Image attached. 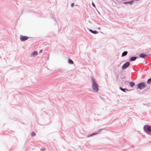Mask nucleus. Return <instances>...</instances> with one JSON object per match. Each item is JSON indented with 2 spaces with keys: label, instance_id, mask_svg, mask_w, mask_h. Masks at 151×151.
I'll return each mask as SVG.
<instances>
[{
  "label": "nucleus",
  "instance_id": "9d476101",
  "mask_svg": "<svg viewBox=\"0 0 151 151\" xmlns=\"http://www.w3.org/2000/svg\"><path fill=\"white\" fill-rule=\"evenodd\" d=\"M89 31L91 32V33L94 34H96L98 33V32L96 31H93L91 29H89Z\"/></svg>",
  "mask_w": 151,
  "mask_h": 151
},
{
  "label": "nucleus",
  "instance_id": "a211bd4d",
  "mask_svg": "<svg viewBox=\"0 0 151 151\" xmlns=\"http://www.w3.org/2000/svg\"><path fill=\"white\" fill-rule=\"evenodd\" d=\"M92 6H93L94 7H96V6H95V4L94 3H93V2L92 3Z\"/></svg>",
  "mask_w": 151,
  "mask_h": 151
},
{
  "label": "nucleus",
  "instance_id": "1a4fd4ad",
  "mask_svg": "<svg viewBox=\"0 0 151 151\" xmlns=\"http://www.w3.org/2000/svg\"><path fill=\"white\" fill-rule=\"evenodd\" d=\"M97 134H98V132H95V133H93L91 134H88L87 135V137H90L93 136V135H95Z\"/></svg>",
  "mask_w": 151,
  "mask_h": 151
},
{
  "label": "nucleus",
  "instance_id": "7ed1b4c3",
  "mask_svg": "<svg viewBox=\"0 0 151 151\" xmlns=\"http://www.w3.org/2000/svg\"><path fill=\"white\" fill-rule=\"evenodd\" d=\"M137 86V88L139 89L140 90L143 89L146 86L145 83L144 82L139 83Z\"/></svg>",
  "mask_w": 151,
  "mask_h": 151
},
{
  "label": "nucleus",
  "instance_id": "20e7f679",
  "mask_svg": "<svg viewBox=\"0 0 151 151\" xmlns=\"http://www.w3.org/2000/svg\"><path fill=\"white\" fill-rule=\"evenodd\" d=\"M130 64V62H127L124 63L122 67V69L124 70L127 68L129 66Z\"/></svg>",
  "mask_w": 151,
  "mask_h": 151
},
{
  "label": "nucleus",
  "instance_id": "9b49d317",
  "mask_svg": "<svg viewBox=\"0 0 151 151\" xmlns=\"http://www.w3.org/2000/svg\"><path fill=\"white\" fill-rule=\"evenodd\" d=\"M119 89L121 91H123L124 92H126V90L127 91H129V90H128L126 88H122L121 87H119Z\"/></svg>",
  "mask_w": 151,
  "mask_h": 151
},
{
  "label": "nucleus",
  "instance_id": "0eeeda50",
  "mask_svg": "<svg viewBox=\"0 0 151 151\" xmlns=\"http://www.w3.org/2000/svg\"><path fill=\"white\" fill-rule=\"evenodd\" d=\"M134 1L133 0L131 1H126L123 2V3L124 4H132V3L134 2Z\"/></svg>",
  "mask_w": 151,
  "mask_h": 151
},
{
  "label": "nucleus",
  "instance_id": "2eb2a0df",
  "mask_svg": "<svg viewBox=\"0 0 151 151\" xmlns=\"http://www.w3.org/2000/svg\"><path fill=\"white\" fill-rule=\"evenodd\" d=\"M68 63L70 64H73V61L70 59L68 60Z\"/></svg>",
  "mask_w": 151,
  "mask_h": 151
},
{
  "label": "nucleus",
  "instance_id": "423d86ee",
  "mask_svg": "<svg viewBox=\"0 0 151 151\" xmlns=\"http://www.w3.org/2000/svg\"><path fill=\"white\" fill-rule=\"evenodd\" d=\"M38 54V52L37 51H35L33 52L30 55V57H35Z\"/></svg>",
  "mask_w": 151,
  "mask_h": 151
},
{
  "label": "nucleus",
  "instance_id": "f257e3e1",
  "mask_svg": "<svg viewBox=\"0 0 151 151\" xmlns=\"http://www.w3.org/2000/svg\"><path fill=\"white\" fill-rule=\"evenodd\" d=\"M91 81L92 82V88L94 92H97L99 90V85L94 79L91 78Z\"/></svg>",
  "mask_w": 151,
  "mask_h": 151
},
{
  "label": "nucleus",
  "instance_id": "4468645a",
  "mask_svg": "<svg viewBox=\"0 0 151 151\" xmlns=\"http://www.w3.org/2000/svg\"><path fill=\"white\" fill-rule=\"evenodd\" d=\"M129 85L131 87H133L135 85V83L133 82H131L129 83Z\"/></svg>",
  "mask_w": 151,
  "mask_h": 151
},
{
  "label": "nucleus",
  "instance_id": "4be33fe9",
  "mask_svg": "<svg viewBox=\"0 0 151 151\" xmlns=\"http://www.w3.org/2000/svg\"><path fill=\"white\" fill-rule=\"evenodd\" d=\"M99 29H100V28H99Z\"/></svg>",
  "mask_w": 151,
  "mask_h": 151
},
{
  "label": "nucleus",
  "instance_id": "f03ea898",
  "mask_svg": "<svg viewBox=\"0 0 151 151\" xmlns=\"http://www.w3.org/2000/svg\"><path fill=\"white\" fill-rule=\"evenodd\" d=\"M144 131L148 134L151 135V126L148 125H145L143 127Z\"/></svg>",
  "mask_w": 151,
  "mask_h": 151
},
{
  "label": "nucleus",
  "instance_id": "412c9836",
  "mask_svg": "<svg viewBox=\"0 0 151 151\" xmlns=\"http://www.w3.org/2000/svg\"><path fill=\"white\" fill-rule=\"evenodd\" d=\"M42 52V50H40V52H40V53H41V52Z\"/></svg>",
  "mask_w": 151,
  "mask_h": 151
},
{
  "label": "nucleus",
  "instance_id": "dca6fc26",
  "mask_svg": "<svg viewBox=\"0 0 151 151\" xmlns=\"http://www.w3.org/2000/svg\"><path fill=\"white\" fill-rule=\"evenodd\" d=\"M147 84H149L151 83V78L149 79L147 81Z\"/></svg>",
  "mask_w": 151,
  "mask_h": 151
},
{
  "label": "nucleus",
  "instance_id": "f3484780",
  "mask_svg": "<svg viewBox=\"0 0 151 151\" xmlns=\"http://www.w3.org/2000/svg\"><path fill=\"white\" fill-rule=\"evenodd\" d=\"M36 135V134L34 132H32L31 134V135L32 137H34Z\"/></svg>",
  "mask_w": 151,
  "mask_h": 151
},
{
  "label": "nucleus",
  "instance_id": "6e6552de",
  "mask_svg": "<svg viewBox=\"0 0 151 151\" xmlns=\"http://www.w3.org/2000/svg\"><path fill=\"white\" fill-rule=\"evenodd\" d=\"M137 57H132L130 59L129 61H134L137 59Z\"/></svg>",
  "mask_w": 151,
  "mask_h": 151
},
{
  "label": "nucleus",
  "instance_id": "f8f14e48",
  "mask_svg": "<svg viewBox=\"0 0 151 151\" xmlns=\"http://www.w3.org/2000/svg\"><path fill=\"white\" fill-rule=\"evenodd\" d=\"M128 52L127 51H124L122 53L121 57H123L126 55L127 54Z\"/></svg>",
  "mask_w": 151,
  "mask_h": 151
},
{
  "label": "nucleus",
  "instance_id": "6ab92c4d",
  "mask_svg": "<svg viewBox=\"0 0 151 151\" xmlns=\"http://www.w3.org/2000/svg\"><path fill=\"white\" fill-rule=\"evenodd\" d=\"M103 129H99L98 131V133L99 132H101V131Z\"/></svg>",
  "mask_w": 151,
  "mask_h": 151
},
{
  "label": "nucleus",
  "instance_id": "aec40b11",
  "mask_svg": "<svg viewBox=\"0 0 151 151\" xmlns=\"http://www.w3.org/2000/svg\"><path fill=\"white\" fill-rule=\"evenodd\" d=\"M74 5V3L71 4V6L72 7H73Z\"/></svg>",
  "mask_w": 151,
  "mask_h": 151
},
{
  "label": "nucleus",
  "instance_id": "39448f33",
  "mask_svg": "<svg viewBox=\"0 0 151 151\" xmlns=\"http://www.w3.org/2000/svg\"><path fill=\"white\" fill-rule=\"evenodd\" d=\"M29 37L27 36L21 35L20 39L21 41H24L27 40Z\"/></svg>",
  "mask_w": 151,
  "mask_h": 151
},
{
  "label": "nucleus",
  "instance_id": "ddd939ff",
  "mask_svg": "<svg viewBox=\"0 0 151 151\" xmlns=\"http://www.w3.org/2000/svg\"><path fill=\"white\" fill-rule=\"evenodd\" d=\"M139 56L140 58H144L146 56V55L142 53L139 55Z\"/></svg>",
  "mask_w": 151,
  "mask_h": 151
}]
</instances>
